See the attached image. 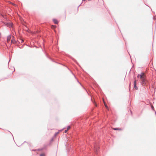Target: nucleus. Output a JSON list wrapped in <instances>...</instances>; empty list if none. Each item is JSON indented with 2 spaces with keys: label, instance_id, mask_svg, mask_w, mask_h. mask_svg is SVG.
Wrapping results in <instances>:
<instances>
[{
  "label": "nucleus",
  "instance_id": "f257e3e1",
  "mask_svg": "<svg viewBox=\"0 0 156 156\" xmlns=\"http://www.w3.org/2000/svg\"><path fill=\"white\" fill-rule=\"evenodd\" d=\"M141 83L143 86H147L148 83L147 80L145 78L141 79Z\"/></svg>",
  "mask_w": 156,
  "mask_h": 156
},
{
  "label": "nucleus",
  "instance_id": "f03ea898",
  "mask_svg": "<svg viewBox=\"0 0 156 156\" xmlns=\"http://www.w3.org/2000/svg\"><path fill=\"white\" fill-rule=\"evenodd\" d=\"M5 25L9 27H12V23L10 22L5 23Z\"/></svg>",
  "mask_w": 156,
  "mask_h": 156
},
{
  "label": "nucleus",
  "instance_id": "7ed1b4c3",
  "mask_svg": "<svg viewBox=\"0 0 156 156\" xmlns=\"http://www.w3.org/2000/svg\"><path fill=\"white\" fill-rule=\"evenodd\" d=\"M133 85L134 86V88L135 89L137 90L138 89V87L136 86V80H135L133 83Z\"/></svg>",
  "mask_w": 156,
  "mask_h": 156
},
{
  "label": "nucleus",
  "instance_id": "20e7f679",
  "mask_svg": "<svg viewBox=\"0 0 156 156\" xmlns=\"http://www.w3.org/2000/svg\"><path fill=\"white\" fill-rule=\"evenodd\" d=\"M11 37V35H9L7 37V41L8 42L10 40V39Z\"/></svg>",
  "mask_w": 156,
  "mask_h": 156
},
{
  "label": "nucleus",
  "instance_id": "39448f33",
  "mask_svg": "<svg viewBox=\"0 0 156 156\" xmlns=\"http://www.w3.org/2000/svg\"><path fill=\"white\" fill-rule=\"evenodd\" d=\"M53 22L55 24H57L58 23V20L55 19H54L53 20Z\"/></svg>",
  "mask_w": 156,
  "mask_h": 156
},
{
  "label": "nucleus",
  "instance_id": "423d86ee",
  "mask_svg": "<svg viewBox=\"0 0 156 156\" xmlns=\"http://www.w3.org/2000/svg\"><path fill=\"white\" fill-rule=\"evenodd\" d=\"M11 43L13 44H16L17 43V41L15 40H12Z\"/></svg>",
  "mask_w": 156,
  "mask_h": 156
},
{
  "label": "nucleus",
  "instance_id": "0eeeda50",
  "mask_svg": "<svg viewBox=\"0 0 156 156\" xmlns=\"http://www.w3.org/2000/svg\"><path fill=\"white\" fill-rule=\"evenodd\" d=\"M113 129L115 130H122V129L121 128H113Z\"/></svg>",
  "mask_w": 156,
  "mask_h": 156
},
{
  "label": "nucleus",
  "instance_id": "6e6552de",
  "mask_svg": "<svg viewBox=\"0 0 156 156\" xmlns=\"http://www.w3.org/2000/svg\"><path fill=\"white\" fill-rule=\"evenodd\" d=\"M140 75H141L142 76V79L145 78V76H144V73H143V72L141 73V74H140Z\"/></svg>",
  "mask_w": 156,
  "mask_h": 156
},
{
  "label": "nucleus",
  "instance_id": "1a4fd4ad",
  "mask_svg": "<svg viewBox=\"0 0 156 156\" xmlns=\"http://www.w3.org/2000/svg\"><path fill=\"white\" fill-rule=\"evenodd\" d=\"M140 77V78L141 79H142V76L141 75H140V74H138L137 75V78H139Z\"/></svg>",
  "mask_w": 156,
  "mask_h": 156
},
{
  "label": "nucleus",
  "instance_id": "9d476101",
  "mask_svg": "<svg viewBox=\"0 0 156 156\" xmlns=\"http://www.w3.org/2000/svg\"><path fill=\"white\" fill-rule=\"evenodd\" d=\"M95 148V151L97 152H98V151L99 149V148L98 147H94Z\"/></svg>",
  "mask_w": 156,
  "mask_h": 156
},
{
  "label": "nucleus",
  "instance_id": "9b49d317",
  "mask_svg": "<svg viewBox=\"0 0 156 156\" xmlns=\"http://www.w3.org/2000/svg\"><path fill=\"white\" fill-rule=\"evenodd\" d=\"M71 128V127L70 126H68L67 127V129L68 130L69 129Z\"/></svg>",
  "mask_w": 156,
  "mask_h": 156
},
{
  "label": "nucleus",
  "instance_id": "f8f14e48",
  "mask_svg": "<svg viewBox=\"0 0 156 156\" xmlns=\"http://www.w3.org/2000/svg\"><path fill=\"white\" fill-rule=\"evenodd\" d=\"M40 156H44V155L43 154H42L40 155Z\"/></svg>",
  "mask_w": 156,
  "mask_h": 156
},
{
  "label": "nucleus",
  "instance_id": "ddd939ff",
  "mask_svg": "<svg viewBox=\"0 0 156 156\" xmlns=\"http://www.w3.org/2000/svg\"><path fill=\"white\" fill-rule=\"evenodd\" d=\"M151 109H152V110H154V106H153V105H151Z\"/></svg>",
  "mask_w": 156,
  "mask_h": 156
},
{
  "label": "nucleus",
  "instance_id": "4468645a",
  "mask_svg": "<svg viewBox=\"0 0 156 156\" xmlns=\"http://www.w3.org/2000/svg\"><path fill=\"white\" fill-rule=\"evenodd\" d=\"M58 133V132L57 133H55V136H56V135H57V134Z\"/></svg>",
  "mask_w": 156,
  "mask_h": 156
},
{
  "label": "nucleus",
  "instance_id": "2eb2a0df",
  "mask_svg": "<svg viewBox=\"0 0 156 156\" xmlns=\"http://www.w3.org/2000/svg\"><path fill=\"white\" fill-rule=\"evenodd\" d=\"M68 131V130L67 129H66V130H65V133H66L67 132V131Z\"/></svg>",
  "mask_w": 156,
  "mask_h": 156
},
{
  "label": "nucleus",
  "instance_id": "dca6fc26",
  "mask_svg": "<svg viewBox=\"0 0 156 156\" xmlns=\"http://www.w3.org/2000/svg\"><path fill=\"white\" fill-rule=\"evenodd\" d=\"M105 105L106 108H108V107L107 106V105L106 104H105Z\"/></svg>",
  "mask_w": 156,
  "mask_h": 156
},
{
  "label": "nucleus",
  "instance_id": "f3484780",
  "mask_svg": "<svg viewBox=\"0 0 156 156\" xmlns=\"http://www.w3.org/2000/svg\"><path fill=\"white\" fill-rule=\"evenodd\" d=\"M72 58V60H73L74 61H76L75 60L74 58Z\"/></svg>",
  "mask_w": 156,
  "mask_h": 156
},
{
  "label": "nucleus",
  "instance_id": "a211bd4d",
  "mask_svg": "<svg viewBox=\"0 0 156 156\" xmlns=\"http://www.w3.org/2000/svg\"><path fill=\"white\" fill-rule=\"evenodd\" d=\"M82 3H81L80 5H79V6H78V8H77V9H78V8H79V6L81 5L82 4Z\"/></svg>",
  "mask_w": 156,
  "mask_h": 156
},
{
  "label": "nucleus",
  "instance_id": "6ab92c4d",
  "mask_svg": "<svg viewBox=\"0 0 156 156\" xmlns=\"http://www.w3.org/2000/svg\"><path fill=\"white\" fill-rule=\"evenodd\" d=\"M21 42H23V40H21Z\"/></svg>",
  "mask_w": 156,
  "mask_h": 156
},
{
  "label": "nucleus",
  "instance_id": "aec40b11",
  "mask_svg": "<svg viewBox=\"0 0 156 156\" xmlns=\"http://www.w3.org/2000/svg\"><path fill=\"white\" fill-rule=\"evenodd\" d=\"M10 59H11V58H10V59H9V62L10 61Z\"/></svg>",
  "mask_w": 156,
  "mask_h": 156
},
{
  "label": "nucleus",
  "instance_id": "412c9836",
  "mask_svg": "<svg viewBox=\"0 0 156 156\" xmlns=\"http://www.w3.org/2000/svg\"><path fill=\"white\" fill-rule=\"evenodd\" d=\"M155 115H156V112L155 111Z\"/></svg>",
  "mask_w": 156,
  "mask_h": 156
},
{
  "label": "nucleus",
  "instance_id": "4be33fe9",
  "mask_svg": "<svg viewBox=\"0 0 156 156\" xmlns=\"http://www.w3.org/2000/svg\"><path fill=\"white\" fill-rule=\"evenodd\" d=\"M53 140V139L52 138V139H51V140L52 141V140Z\"/></svg>",
  "mask_w": 156,
  "mask_h": 156
},
{
  "label": "nucleus",
  "instance_id": "5701e85b",
  "mask_svg": "<svg viewBox=\"0 0 156 156\" xmlns=\"http://www.w3.org/2000/svg\"><path fill=\"white\" fill-rule=\"evenodd\" d=\"M91 0H88V1H91Z\"/></svg>",
  "mask_w": 156,
  "mask_h": 156
},
{
  "label": "nucleus",
  "instance_id": "b1692460",
  "mask_svg": "<svg viewBox=\"0 0 156 156\" xmlns=\"http://www.w3.org/2000/svg\"><path fill=\"white\" fill-rule=\"evenodd\" d=\"M77 81H78V82L79 83H79V81H78V80H77Z\"/></svg>",
  "mask_w": 156,
  "mask_h": 156
},
{
  "label": "nucleus",
  "instance_id": "393cba45",
  "mask_svg": "<svg viewBox=\"0 0 156 156\" xmlns=\"http://www.w3.org/2000/svg\"><path fill=\"white\" fill-rule=\"evenodd\" d=\"M83 0V1H85L86 0Z\"/></svg>",
  "mask_w": 156,
  "mask_h": 156
},
{
  "label": "nucleus",
  "instance_id": "a878e982",
  "mask_svg": "<svg viewBox=\"0 0 156 156\" xmlns=\"http://www.w3.org/2000/svg\"><path fill=\"white\" fill-rule=\"evenodd\" d=\"M14 71H15V68H14Z\"/></svg>",
  "mask_w": 156,
  "mask_h": 156
},
{
  "label": "nucleus",
  "instance_id": "bb28decb",
  "mask_svg": "<svg viewBox=\"0 0 156 156\" xmlns=\"http://www.w3.org/2000/svg\"><path fill=\"white\" fill-rule=\"evenodd\" d=\"M34 151H35V150H33Z\"/></svg>",
  "mask_w": 156,
  "mask_h": 156
}]
</instances>
